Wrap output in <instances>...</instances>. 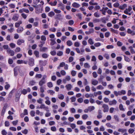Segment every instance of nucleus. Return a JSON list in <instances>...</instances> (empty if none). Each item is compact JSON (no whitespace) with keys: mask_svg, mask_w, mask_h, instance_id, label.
I'll use <instances>...</instances> for the list:
<instances>
[{"mask_svg":"<svg viewBox=\"0 0 135 135\" xmlns=\"http://www.w3.org/2000/svg\"><path fill=\"white\" fill-rule=\"evenodd\" d=\"M7 52L8 53L10 54L11 56H13L15 54V52L13 50L10 49H9L7 50Z\"/></svg>","mask_w":135,"mask_h":135,"instance_id":"nucleus-7","label":"nucleus"},{"mask_svg":"<svg viewBox=\"0 0 135 135\" xmlns=\"http://www.w3.org/2000/svg\"><path fill=\"white\" fill-rule=\"evenodd\" d=\"M24 41L22 39H19L18 40L17 42V44L18 45H20L22 43H24Z\"/></svg>","mask_w":135,"mask_h":135,"instance_id":"nucleus-13","label":"nucleus"},{"mask_svg":"<svg viewBox=\"0 0 135 135\" xmlns=\"http://www.w3.org/2000/svg\"><path fill=\"white\" fill-rule=\"evenodd\" d=\"M82 7H83L84 6L87 7L88 6V3L85 2H83L82 4Z\"/></svg>","mask_w":135,"mask_h":135,"instance_id":"nucleus-57","label":"nucleus"},{"mask_svg":"<svg viewBox=\"0 0 135 135\" xmlns=\"http://www.w3.org/2000/svg\"><path fill=\"white\" fill-rule=\"evenodd\" d=\"M50 44L52 46L56 44L55 39H51Z\"/></svg>","mask_w":135,"mask_h":135,"instance_id":"nucleus-16","label":"nucleus"},{"mask_svg":"<svg viewBox=\"0 0 135 135\" xmlns=\"http://www.w3.org/2000/svg\"><path fill=\"white\" fill-rule=\"evenodd\" d=\"M88 43L91 45H93L94 43L93 41V40L91 38H89L88 40Z\"/></svg>","mask_w":135,"mask_h":135,"instance_id":"nucleus-27","label":"nucleus"},{"mask_svg":"<svg viewBox=\"0 0 135 135\" xmlns=\"http://www.w3.org/2000/svg\"><path fill=\"white\" fill-rule=\"evenodd\" d=\"M72 6L74 7L78 8L80 7V5L76 2H74L72 4Z\"/></svg>","mask_w":135,"mask_h":135,"instance_id":"nucleus-10","label":"nucleus"},{"mask_svg":"<svg viewBox=\"0 0 135 135\" xmlns=\"http://www.w3.org/2000/svg\"><path fill=\"white\" fill-rule=\"evenodd\" d=\"M46 83V81L41 80L39 82V85L40 86H42Z\"/></svg>","mask_w":135,"mask_h":135,"instance_id":"nucleus-17","label":"nucleus"},{"mask_svg":"<svg viewBox=\"0 0 135 135\" xmlns=\"http://www.w3.org/2000/svg\"><path fill=\"white\" fill-rule=\"evenodd\" d=\"M98 83V81L97 80H94L91 81V84L94 85H96Z\"/></svg>","mask_w":135,"mask_h":135,"instance_id":"nucleus-18","label":"nucleus"},{"mask_svg":"<svg viewBox=\"0 0 135 135\" xmlns=\"http://www.w3.org/2000/svg\"><path fill=\"white\" fill-rule=\"evenodd\" d=\"M119 5V4L118 3H116L113 4V6L114 7L117 8L118 7Z\"/></svg>","mask_w":135,"mask_h":135,"instance_id":"nucleus-49","label":"nucleus"},{"mask_svg":"<svg viewBox=\"0 0 135 135\" xmlns=\"http://www.w3.org/2000/svg\"><path fill=\"white\" fill-rule=\"evenodd\" d=\"M54 12L56 13H60L61 12V11L60 10H58L56 9H55L54 10Z\"/></svg>","mask_w":135,"mask_h":135,"instance_id":"nucleus-59","label":"nucleus"},{"mask_svg":"<svg viewBox=\"0 0 135 135\" xmlns=\"http://www.w3.org/2000/svg\"><path fill=\"white\" fill-rule=\"evenodd\" d=\"M48 86L49 88H51L53 86L51 82H49L47 83Z\"/></svg>","mask_w":135,"mask_h":135,"instance_id":"nucleus-31","label":"nucleus"},{"mask_svg":"<svg viewBox=\"0 0 135 135\" xmlns=\"http://www.w3.org/2000/svg\"><path fill=\"white\" fill-rule=\"evenodd\" d=\"M63 52L62 51H59L57 54V55L59 56H60L62 55Z\"/></svg>","mask_w":135,"mask_h":135,"instance_id":"nucleus-32","label":"nucleus"},{"mask_svg":"<svg viewBox=\"0 0 135 135\" xmlns=\"http://www.w3.org/2000/svg\"><path fill=\"white\" fill-rule=\"evenodd\" d=\"M34 54L37 57H39V52L37 51H34Z\"/></svg>","mask_w":135,"mask_h":135,"instance_id":"nucleus-21","label":"nucleus"},{"mask_svg":"<svg viewBox=\"0 0 135 135\" xmlns=\"http://www.w3.org/2000/svg\"><path fill=\"white\" fill-rule=\"evenodd\" d=\"M104 76L102 75H101L100 76V78L98 79V80L99 81H102L103 79H104Z\"/></svg>","mask_w":135,"mask_h":135,"instance_id":"nucleus-38","label":"nucleus"},{"mask_svg":"<svg viewBox=\"0 0 135 135\" xmlns=\"http://www.w3.org/2000/svg\"><path fill=\"white\" fill-rule=\"evenodd\" d=\"M88 117V116L86 114H84L82 115V118L84 120H85Z\"/></svg>","mask_w":135,"mask_h":135,"instance_id":"nucleus-25","label":"nucleus"},{"mask_svg":"<svg viewBox=\"0 0 135 135\" xmlns=\"http://www.w3.org/2000/svg\"><path fill=\"white\" fill-rule=\"evenodd\" d=\"M101 20L102 22L104 23H106V19L105 18H101Z\"/></svg>","mask_w":135,"mask_h":135,"instance_id":"nucleus-35","label":"nucleus"},{"mask_svg":"<svg viewBox=\"0 0 135 135\" xmlns=\"http://www.w3.org/2000/svg\"><path fill=\"white\" fill-rule=\"evenodd\" d=\"M42 57L45 59H46L48 57V55L46 53H44L42 55Z\"/></svg>","mask_w":135,"mask_h":135,"instance_id":"nucleus-30","label":"nucleus"},{"mask_svg":"<svg viewBox=\"0 0 135 135\" xmlns=\"http://www.w3.org/2000/svg\"><path fill=\"white\" fill-rule=\"evenodd\" d=\"M114 48V46L112 45H108L106 46V48L108 49H112Z\"/></svg>","mask_w":135,"mask_h":135,"instance_id":"nucleus-29","label":"nucleus"},{"mask_svg":"<svg viewBox=\"0 0 135 135\" xmlns=\"http://www.w3.org/2000/svg\"><path fill=\"white\" fill-rule=\"evenodd\" d=\"M119 109L120 110L122 111H124V108H123V105L122 104H119Z\"/></svg>","mask_w":135,"mask_h":135,"instance_id":"nucleus-24","label":"nucleus"},{"mask_svg":"<svg viewBox=\"0 0 135 135\" xmlns=\"http://www.w3.org/2000/svg\"><path fill=\"white\" fill-rule=\"evenodd\" d=\"M1 133L3 135H6L7 134V132L5 130H2Z\"/></svg>","mask_w":135,"mask_h":135,"instance_id":"nucleus-62","label":"nucleus"},{"mask_svg":"<svg viewBox=\"0 0 135 135\" xmlns=\"http://www.w3.org/2000/svg\"><path fill=\"white\" fill-rule=\"evenodd\" d=\"M65 87L66 88L67 90L69 91L71 90L72 88V86L70 84H69L66 85Z\"/></svg>","mask_w":135,"mask_h":135,"instance_id":"nucleus-11","label":"nucleus"},{"mask_svg":"<svg viewBox=\"0 0 135 135\" xmlns=\"http://www.w3.org/2000/svg\"><path fill=\"white\" fill-rule=\"evenodd\" d=\"M9 45H10V46L12 48H15V44L13 43H10L9 44Z\"/></svg>","mask_w":135,"mask_h":135,"instance_id":"nucleus-64","label":"nucleus"},{"mask_svg":"<svg viewBox=\"0 0 135 135\" xmlns=\"http://www.w3.org/2000/svg\"><path fill=\"white\" fill-rule=\"evenodd\" d=\"M127 129H119L118 131L119 132H121L122 133H123L124 132H126L127 131Z\"/></svg>","mask_w":135,"mask_h":135,"instance_id":"nucleus-20","label":"nucleus"},{"mask_svg":"<svg viewBox=\"0 0 135 135\" xmlns=\"http://www.w3.org/2000/svg\"><path fill=\"white\" fill-rule=\"evenodd\" d=\"M47 49V48L46 47H43L40 48V51L41 52H45Z\"/></svg>","mask_w":135,"mask_h":135,"instance_id":"nucleus-19","label":"nucleus"},{"mask_svg":"<svg viewBox=\"0 0 135 135\" xmlns=\"http://www.w3.org/2000/svg\"><path fill=\"white\" fill-rule=\"evenodd\" d=\"M134 131V130L133 129L130 128L129 129L128 131L129 133L132 134L133 133Z\"/></svg>","mask_w":135,"mask_h":135,"instance_id":"nucleus-34","label":"nucleus"},{"mask_svg":"<svg viewBox=\"0 0 135 135\" xmlns=\"http://www.w3.org/2000/svg\"><path fill=\"white\" fill-rule=\"evenodd\" d=\"M110 93V91L108 90L105 91L104 92V94L106 95H108Z\"/></svg>","mask_w":135,"mask_h":135,"instance_id":"nucleus-55","label":"nucleus"},{"mask_svg":"<svg viewBox=\"0 0 135 135\" xmlns=\"http://www.w3.org/2000/svg\"><path fill=\"white\" fill-rule=\"evenodd\" d=\"M13 62V61L12 59H9L8 60V63L10 64H12Z\"/></svg>","mask_w":135,"mask_h":135,"instance_id":"nucleus-47","label":"nucleus"},{"mask_svg":"<svg viewBox=\"0 0 135 135\" xmlns=\"http://www.w3.org/2000/svg\"><path fill=\"white\" fill-rule=\"evenodd\" d=\"M67 45L69 46H70L73 45V43L71 41L68 40L66 42Z\"/></svg>","mask_w":135,"mask_h":135,"instance_id":"nucleus-22","label":"nucleus"},{"mask_svg":"<svg viewBox=\"0 0 135 135\" xmlns=\"http://www.w3.org/2000/svg\"><path fill=\"white\" fill-rule=\"evenodd\" d=\"M76 16L78 17L79 19L80 20L82 19V15L81 13H78L76 14Z\"/></svg>","mask_w":135,"mask_h":135,"instance_id":"nucleus-36","label":"nucleus"},{"mask_svg":"<svg viewBox=\"0 0 135 135\" xmlns=\"http://www.w3.org/2000/svg\"><path fill=\"white\" fill-rule=\"evenodd\" d=\"M84 66L85 68H89L90 67V66L87 63H84Z\"/></svg>","mask_w":135,"mask_h":135,"instance_id":"nucleus-51","label":"nucleus"},{"mask_svg":"<svg viewBox=\"0 0 135 135\" xmlns=\"http://www.w3.org/2000/svg\"><path fill=\"white\" fill-rule=\"evenodd\" d=\"M58 98L60 99H63L64 98V95L62 94H61L60 95V96H59Z\"/></svg>","mask_w":135,"mask_h":135,"instance_id":"nucleus-40","label":"nucleus"},{"mask_svg":"<svg viewBox=\"0 0 135 135\" xmlns=\"http://www.w3.org/2000/svg\"><path fill=\"white\" fill-rule=\"evenodd\" d=\"M18 121L17 120L15 121H13L12 122V123L14 126H16L18 123Z\"/></svg>","mask_w":135,"mask_h":135,"instance_id":"nucleus-48","label":"nucleus"},{"mask_svg":"<svg viewBox=\"0 0 135 135\" xmlns=\"http://www.w3.org/2000/svg\"><path fill=\"white\" fill-rule=\"evenodd\" d=\"M127 7V4H124L122 6H120L119 7V8L121 10H123L124 8Z\"/></svg>","mask_w":135,"mask_h":135,"instance_id":"nucleus-14","label":"nucleus"},{"mask_svg":"<svg viewBox=\"0 0 135 135\" xmlns=\"http://www.w3.org/2000/svg\"><path fill=\"white\" fill-rule=\"evenodd\" d=\"M117 102L115 99H113L112 100L110 101L109 102V104L110 105H115L116 104Z\"/></svg>","mask_w":135,"mask_h":135,"instance_id":"nucleus-8","label":"nucleus"},{"mask_svg":"<svg viewBox=\"0 0 135 135\" xmlns=\"http://www.w3.org/2000/svg\"><path fill=\"white\" fill-rule=\"evenodd\" d=\"M28 64L30 66H33L34 65V60L33 58H31V59L29 60Z\"/></svg>","mask_w":135,"mask_h":135,"instance_id":"nucleus-3","label":"nucleus"},{"mask_svg":"<svg viewBox=\"0 0 135 135\" xmlns=\"http://www.w3.org/2000/svg\"><path fill=\"white\" fill-rule=\"evenodd\" d=\"M94 16L97 17H99L100 16L98 13L97 12H95L94 13Z\"/></svg>","mask_w":135,"mask_h":135,"instance_id":"nucleus-52","label":"nucleus"},{"mask_svg":"<svg viewBox=\"0 0 135 135\" xmlns=\"http://www.w3.org/2000/svg\"><path fill=\"white\" fill-rule=\"evenodd\" d=\"M50 53L51 54V55L52 56L55 55L56 54V51L54 50L52 51H51L50 52Z\"/></svg>","mask_w":135,"mask_h":135,"instance_id":"nucleus-46","label":"nucleus"},{"mask_svg":"<svg viewBox=\"0 0 135 135\" xmlns=\"http://www.w3.org/2000/svg\"><path fill=\"white\" fill-rule=\"evenodd\" d=\"M48 16L50 17H52L55 15V13L53 11H51L48 13Z\"/></svg>","mask_w":135,"mask_h":135,"instance_id":"nucleus-15","label":"nucleus"},{"mask_svg":"<svg viewBox=\"0 0 135 135\" xmlns=\"http://www.w3.org/2000/svg\"><path fill=\"white\" fill-rule=\"evenodd\" d=\"M71 74L73 76H74L76 75V72L74 70H72L71 71Z\"/></svg>","mask_w":135,"mask_h":135,"instance_id":"nucleus-39","label":"nucleus"},{"mask_svg":"<svg viewBox=\"0 0 135 135\" xmlns=\"http://www.w3.org/2000/svg\"><path fill=\"white\" fill-rule=\"evenodd\" d=\"M41 39L42 41H45L46 40V38L45 36L42 35L41 37Z\"/></svg>","mask_w":135,"mask_h":135,"instance_id":"nucleus-41","label":"nucleus"},{"mask_svg":"<svg viewBox=\"0 0 135 135\" xmlns=\"http://www.w3.org/2000/svg\"><path fill=\"white\" fill-rule=\"evenodd\" d=\"M4 124L6 127H8L9 125V122L8 121H6L4 123Z\"/></svg>","mask_w":135,"mask_h":135,"instance_id":"nucleus-61","label":"nucleus"},{"mask_svg":"<svg viewBox=\"0 0 135 135\" xmlns=\"http://www.w3.org/2000/svg\"><path fill=\"white\" fill-rule=\"evenodd\" d=\"M23 30V28L22 27H20L17 30V31L18 33H21L22 32Z\"/></svg>","mask_w":135,"mask_h":135,"instance_id":"nucleus-9","label":"nucleus"},{"mask_svg":"<svg viewBox=\"0 0 135 135\" xmlns=\"http://www.w3.org/2000/svg\"><path fill=\"white\" fill-rule=\"evenodd\" d=\"M96 88L98 90L103 89H104V88L102 85H99L97 86Z\"/></svg>","mask_w":135,"mask_h":135,"instance_id":"nucleus-26","label":"nucleus"},{"mask_svg":"<svg viewBox=\"0 0 135 135\" xmlns=\"http://www.w3.org/2000/svg\"><path fill=\"white\" fill-rule=\"evenodd\" d=\"M17 63L18 64H20L23 63V60H18L17 61Z\"/></svg>","mask_w":135,"mask_h":135,"instance_id":"nucleus-45","label":"nucleus"},{"mask_svg":"<svg viewBox=\"0 0 135 135\" xmlns=\"http://www.w3.org/2000/svg\"><path fill=\"white\" fill-rule=\"evenodd\" d=\"M77 100L78 102L81 103L83 102V99L82 98H79Z\"/></svg>","mask_w":135,"mask_h":135,"instance_id":"nucleus-33","label":"nucleus"},{"mask_svg":"<svg viewBox=\"0 0 135 135\" xmlns=\"http://www.w3.org/2000/svg\"><path fill=\"white\" fill-rule=\"evenodd\" d=\"M31 91L30 89L29 88H28L27 89H23L21 91V94H22L24 95H25L27 94V92H30Z\"/></svg>","mask_w":135,"mask_h":135,"instance_id":"nucleus-1","label":"nucleus"},{"mask_svg":"<svg viewBox=\"0 0 135 135\" xmlns=\"http://www.w3.org/2000/svg\"><path fill=\"white\" fill-rule=\"evenodd\" d=\"M7 107V105H5L3 107L1 113V115H3L6 112Z\"/></svg>","mask_w":135,"mask_h":135,"instance_id":"nucleus-6","label":"nucleus"},{"mask_svg":"<svg viewBox=\"0 0 135 135\" xmlns=\"http://www.w3.org/2000/svg\"><path fill=\"white\" fill-rule=\"evenodd\" d=\"M124 59L125 61L127 62H129L130 61V60L128 57L124 55Z\"/></svg>","mask_w":135,"mask_h":135,"instance_id":"nucleus-23","label":"nucleus"},{"mask_svg":"<svg viewBox=\"0 0 135 135\" xmlns=\"http://www.w3.org/2000/svg\"><path fill=\"white\" fill-rule=\"evenodd\" d=\"M89 110L90 111H92L94 110L95 108L93 106H90L88 108Z\"/></svg>","mask_w":135,"mask_h":135,"instance_id":"nucleus-60","label":"nucleus"},{"mask_svg":"<svg viewBox=\"0 0 135 135\" xmlns=\"http://www.w3.org/2000/svg\"><path fill=\"white\" fill-rule=\"evenodd\" d=\"M50 8L49 7H46L45 8V11L46 12H47L50 11Z\"/></svg>","mask_w":135,"mask_h":135,"instance_id":"nucleus-50","label":"nucleus"},{"mask_svg":"<svg viewBox=\"0 0 135 135\" xmlns=\"http://www.w3.org/2000/svg\"><path fill=\"white\" fill-rule=\"evenodd\" d=\"M93 75L94 78H96L98 76V75L96 72H93L92 73Z\"/></svg>","mask_w":135,"mask_h":135,"instance_id":"nucleus-43","label":"nucleus"},{"mask_svg":"<svg viewBox=\"0 0 135 135\" xmlns=\"http://www.w3.org/2000/svg\"><path fill=\"white\" fill-rule=\"evenodd\" d=\"M85 90L86 91L89 92L90 91V88L88 85L86 86L85 87Z\"/></svg>","mask_w":135,"mask_h":135,"instance_id":"nucleus-37","label":"nucleus"},{"mask_svg":"<svg viewBox=\"0 0 135 135\" xmlns=\"http://www.w3.org/2000/svg\"><path fill=\"white\" fill-rule=\"evenodd\" d=\"M55 18L56 20H61L62 19V16L60 14H57L56 15L55 17Z\"/></svg>","mask_w":135,"mask_h":135,"instance_id":"nucleus-5","label":"nucleus"},{"mask_svg":"<svg viewBox=\"0 0 135 135\" xmlns=\"http://www.w3.org/2000/svg\"><path fill=\"white\" fill-rule=\"evenodd\" d=\"M102 107L103 108V111L104 112H107L109 110V107L108 105L105 104H103Z\"/></svg>","mask_w":135,"mask_h":135,"instance_id":"nucleus-2","label":"nucleus"},{"mask_svg":"<svg viewBox=\"0 0 135 135\" xmlns=\"http://www.w3.org/2000/svg\"><path fill=\"white\" fill-rule=\"evenodd\" d=\"M18 18V17L17 16L14 15L12 17V19L13 20L15 21L17 20Z\"/></svg>","mask_w":135,"mask_h":135,"instance_id":"nucleus-28","label":"nucleus"},{"mask_svg":"<svg viewBox=\"0 0 135 135\" xmlns=\"http://www.w3.org/2000/svg\"><path fill=\"white\" fill-rule=\"evenodd\" d=\"M35 114V112L34 111L32 110L30 112V115L32 117L34 116Z\"/></svg>","mask_w":135,"mask_h":135,"instance_id":"nucleus-63","label":"nucleus"},{"mask_svg":"<svg viewBox=\"0 0 135 135\" xmlns=\"http://www.w3.org/2000/svg\"><path fill=\"white\" fill-rule=\"evenodd\" d=\"M28 130L27 129H25L24 130L22 131V132L23 133L25 134H27L28 133Z\"/></svg>","mask_w":135,"mask_h":135,"instance_id":"nucleus-44","label":"nucleus"},{"mask_svg":"<svg viewBox=\"0 0 135 135\" xmlns=\"http://www.w3.org/2000/svg\"><path fill=\"white\" fill-rule=\"evenodd\" d=\"M22 23V21H19L18 22H16L15 23V27L16 28H18L20 24Z\"/></svg>","mask_w":135,"mask_h":135,"instance_id":"nucleus-12","label":"nucleus"},{"mask_svg":"<svg viewBox=\"0 0 135 135\" xmlns=\"http://www.w3.org/2000/svg\"><path fill=\"white\" fill-rule=\"evenodd\" d=\"M39 64L41 66H45L46 64L47 61L46 60L43 61L40 60L39 61Z\"/></svg>","mask_w":135,"mask_h":135,"instance_id":"nucleus-4","label":"nucleus"},{"mask_svg":"<svg viewBox=\"0 0 135 135\" xmlns=\"http://www.w3.org/2000/svg\"><path fill=\"white\" fill-rule=\"evenodd\" d=\"M35 83L36 82L33 80H32L30 81V84L32 86L34 85Z\"/></svg>","mask_w":135,"mask_h":135,"instance_id":"nucleus-42","label":"nucleus"},{"mask_svg":"<svg viewBox=\"0 0 135 135\" xmlns=\"http://www.w3.org/2000/svg\"><path fill=\"white\" fill-rule=\"evenodd\" d=\"M101 45V44L100 42H98L95 43L94 44V45L96 47H98L99 46Z\"/></svg>","mask_w":135,"mask_h":135,"instance_id":"nucleus-58","label":"nucleus"},{"mask_svg":"<svg viewBox=\"0 0 135 135\" xmlns=\"http://www.w3.org/2000/svg\"><path fill=\"white\" fill-rule=\"evenodd\" d=\"M68 23L70 25H71L73 24L74 22L73 20H71L69 21Z\"/></svg>","mask_w":135,"mask_h":135,"instance_id":"nucleus-56","label":"nucleus"},{"mask_svg":"<svg viewBox=\"0 0 135 135\" xmlns=\"http://www.w3.org/2000/svg\"><path fill=\"white\" fill-rule=\"evenodd\" d=\"M74 60V58L72 56L70 57L69 58V61L70 62H72Z\"/></svg>","mask_w":135,"mask_h":135,"instance_id":"nucleus-53","label":"nucleus"},{"mask_svg":"<svg viewBox=\"0 0 135 135\" xmlns=\"http://www.w3.org/2000/svg\"><path fill=\"white\" fill-rule=\"evenodd\" d=\"M51 129L52 131L55 132L56 131V128L54 126L52 127H51Z\"/></svg>","mask_w":135,"mask_h":135,"instance_id":"nucleus-54","label":"nucleus"}]
</instances>
